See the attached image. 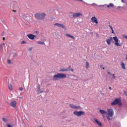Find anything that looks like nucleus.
Masks as SVG:
<instances>
[{"mask_svg":"<svg viewBox=\"0 0 127 127\" xmlns=\"http://www.w3.org/2000/svg\"><path fill=\"white\" fill-rule=\"evenodd\" d=\"M115 113L114 112V110L113 109H108L106 112V118L108 121H111V118H113L114 117Z\"/></svg>","mask_w":127,"mask_h":127,"instance_id":"1","label":"nucleus"},{"mask_svg":"<svg viewBox=\"0 0 127 127\" xmlns=\"http://www.w3.org/2000/svg\"><path fill=\"white\" fill-rule=\"evenodd\" d=\"M67 78V75L64 73H57L53 76V80L56 81L58 79H64Z\"/></svg>","mask_w":127,"mask_h":127,"instance_id":"2","label":"nucleus"},{"mask_svg":"<svg viewBox=\"0 0 127 127\" xmlns=\"http://www.w3.org/2000/svg\"><path fill=\"white\" fill-rule=\"evenodd\" d=\"M111 105L112 106H116L118 105L119 107H122V106H123L122 100L119 98L115 99L113 102H112Z\"/></svg>","mask_w":127,"mask_h":127,"instance_id":"3","label":"nucleus"},{"mask_svg":"<svg viewBox=\"0 0 127 127\" xmlns=\"http://www.w3.org/2000/svg\"><path fill=\"white\" fill-rule=\"evenodd\" d=\"M113 39L114 40V44L116 46H117L118 47L122 46V44L121 43V41L119 40L118 37H114Z\"/></svg>","mask_w":127,"mask_h":127,"instance_id":"4","label":"nucleus"},{"mask_svg":"<svg viewBox=\"0 0 127 127\" xmlns=\"http://www.w3.org/2000/svg\"><path fill=\"white\" fill-rule=\"evenodd\" d=\"M46 14L44 13H37L35 15V18L37 19H44Z\"/></svg>","mask_w":127,"mask_h":127,"instance_id":"5","label":"nucleus"},{"mask_svg":"<svg viewBox=\"0 0 127 127\" xmlns=\"http://www.w3.org/2000/svg\"><path fill=\"white\" fill-rule=\"evenodd\" d=\"M73 115L74 116H76V117H81V116H85L86 115V113H85V112L83 111H74L73 112Z\"/></svg>","mask_w":127,"mask_h":127,"instance_id":"6","label":"nucleus"},{"mask_svg":"<svg viewBox=\"0 0 127 127\" xmlns=\"http://www.w3.org/2000/svg\"><path fill=\"white\" fill-rule=\"evenodd\" d=\"M93 123L95 124V125H97L98 126H99V127H102V123H101V122L100 121H99V120H97L96 118H94L93 119Z\"/></svg>","mask_w":127,"mask_h":127,"instance_id":"7","label":"nucleus"},{"mask_svg":"<svg viewBox=\"0 0 127 127\" xmlns=\"http://www.w3.org/2000/svg\"><path fill=\"white\" fill-rule=\"evenodd\" d=\"M80 16H83V14L81 12L74 13L72 15V17L73 18L80 17Z\"/></svg>","mask_w":127,"mask_h":127,"instance_id":"8","label":"nucleus"},{"mask_svg":"<svg viewBox=\"0 0 127 127\" xmlns=\"http://www.w3.org/2000/svg\"><path fill=\"white\" fill-rule=\"evenodd\" d=\"M91 22L92 23H96V26H97V24L99 23V22H98V19L96 17H92L91 19Z\"/></svg>","mask_w":127,"mask_h":127,"instance_id":"9","label":"nucleus"},{"mask_svg":"<svg viewBox=\"0 0 127 127\" xmlns=\"http://www.w3.org/2000/svg\"><path fill=\"white\" fill-rule=\"evenodd\" d=\"M69 106L71 109H73V110H78L79 109H81V106H76L73 104H70Z\"/></svg>","mask_w":127,"mask_h":127,"instance_id":"10","label":"nucleus"},{"mask_svg":"<svg viewBox=\"0 0 127 127\" xmlns=\"http://www.w3.org/2000/svg\"><path fill=\"white\" fill-rule=\"evenodd\" d=\"M67 71H71V66H68L67 68H62L60 70V72H67Z\"/></svg>","mask_w":127,"mask_h":127,"instance_id":"11","label":"nucleus"},{"mask_svg":"<svg viewBox=\"0 0 127 127\" xmlns=\"http://www.w3.org/2000/svg\"><path fill=\"white\" fill-rule=\"evenodd\" d=\"M27 37H28V38H29V39H31V40H33L35 38H36V35H34L32 34H29L27 35Z\"/></svg>","mask_w":127,"mask_h":127,"instance_id":"12","label":"nucleus"},{"mask_svg":"<svg viewBox=\"0 0 127 127\" xmlns=\"http://www.w3.org/2000/svg\"><path fill=\"white\" fill-rule=\"evenodd\" d=\"M106 5H107V8H114V7H115V4L113 3H110L108 5L107 4L103 5V6H105Z\"/></svg>","mask_w":127,"mask_h":127,"instance_id":"13","label":"nucleus"},{"mask_svg":"<svg viewBox=\"0 0 127 127\" xmlns=\"http://www.w3.org/2000/svg\"><path fill=\"white\" fill-rule=\"evenodd\" d=\"M113 39H114V38L110 37L106 40V42L108 45H111V42L113 41Z\"/></svg>","mask_w":127,"mask_h":127,"instance_id":"14","label":"nucleus"},{"mask_svg":"<svg viewBox=\"0 0 127 127\" xmlns=\"http://www.w3.org/2000/svg\"><path fill=\"white\" fill-rule=\"evenodd\" d=\"M55 26L60 27L61 28H65V26L61 23H56L54 24Z\"/></svg>","mask_w":127,"mask_h":127,"instance_id":"15","label":"nucleus"},{"mask_svg":"<svg viewBox=\"0 0 127 127\" xmlns=\"http://www.w3.org/2000/svg\"><path fill=\"white\" fill-rule=\"evenodd\" d=\"M10 106L12 107V108H15L16 107V101H12L10 103Z\"/></svg>","mask_w":127,"mask_h":127,"instance_id":"16","label":"nucleus"},{"mask_svg":"<svg viewBox=\"0 0 127 127\" xmlns=\"http://www.w3.org/2000/svg\"><path fill=\"white\" fill-rule=\"evenodd\" d=\"M66 36L67 37H69V38H72V39H73V40H75L76 39V38H75V37H74L73 36L71 35L70 34H65Z\"/></svg>","mask_w":127,"mask_h":127,"instance_id":"17","label":"nucleus"},{"mask_svg":"<svg viewBox=\"0 0 127 127\" xmlns=\"http://www.w3.org/2000/svg\"><path fill=\"white\" fill-rule=\"evenodd\" d=\"M2 121L4 122V123H5L6 124H9V120H8L7 118H2Z\"/></svg>","mask_w":127,"mask_h":127,"instance_id":"18","label":"nucleus"},{"mask_svg":"<svg viewBox=\"0 0 127 127\" xmlns=\"http://www.w3.org/2000/svg\"><path fill=\"white\" fill-rule=\"evenodd\" d=\"M37 92L38 94H41V93H43V91H42V90H41V89H40V85H39L38 87Z\"/></svg>","mask_w":127,"mask_h":127,"instance_id":"19","label":"nucleus"},{"mask_svg":"<svg viewBox=\"0 0 127 127\" xmlns=\"http://www.w3.org/2000/svg\"><path fill=\"white\" fill-rule=\"evenodd\" d=\"M100 114H101V115H103V116H104V115H107V111H106L105 110H100L99 111Z\"/></svg>","mask_w":127,"mask_h":127,"instance_id":"20","label":"nucleus"},{"mask_svg":"<svg viewBox=\"0 0 127 127\" xmlns=\"http://www.w3.org/2000/svg\"><path fill=\"white\" fill-rule=\"evenodd\" d=\"M6 127H14L13 125L11 123H10V122L9 123H7L6 124Z\"/></svg>","mask_w":127,"mask_h":127,"instance_id":"21","label":"nucleus"},{"mask_svg":"<svg viewBox=\"0 0 127 127\" xmlns=\"http://www.w3.org/2000/svg\"><path fill=\"white\" fill-rule=\"evenodd\" d=\"M38 44H40L41 45H45V43L42 42L41 41H39L37 42Z\"/></svg>","mask_w":127,"mask_h":127,"instance_id":"22","label":"nucleus"},{"mask_svg":"<svg viewBox=\"0 0 127 127\" xmlns=\"http://www.w3.org/2000/svg\"><path fill=\"white\" fill-rule=\"evenodd\" d=\"M8 89L10 91H12V85L11 84H8Z\"/></svg>","mask_w":127,"mask_h":127,"instance_id":"23","label":"nucleus"},{"mask_svg":"<svg viewBox=\"0 0 127 127\" xmlns=\"http://www.w3.org/2000/svg\"><path fill=\"white\" fill-rule=\"evenodd\" d=\"M89 67H90V64L88 62H86V69H88Z\"/></svg>","mask_w":127,"mask_h":127,"instance_id":"24","label":"nucleus"},{"mask_svg":"<svg viewBox=\"0 0 127 127\" xmlns=\"http://www.w3.org/2000/svg\"><path fill=\"white\" fill-rule=\"evenodd\" d=\"M7 64H12V62L10 61V60H7Z\"/></svg>","mask_w":127,"mask_h":127,"instance_id":"25","label":"nucleus"},{"mask_svg":"<svg viewBox=\"0 0 127 127\" xmlns=\"http://www.w3.org/2000/svg\"><path fill=\"white\" fill-rule=\"evenodd\" d=\"M122 67L123 68V69H126V65L125 64V63H123L122 64Z\"/></svg>","mask_w":127,"mask_h":127,"instance_id":"26","label":"nucleus"},{"mask_svg":"<svg viewBox=\"0 0 127 127\" xmlns=\"http://www.w3.org/2000/svg\"><path fill=\"white\" fill-rule=\"evenodd\" d=\"M110 28H111V30H112V33H113V34H114V33H115V31H114V29H113V27H112V26H110Z\"/></svg>","mask_w":127,"mask_h":127,"instance_id":"27","label":"nucleus"},{"mask_svg":"<svg viewBox=\"0 0 127 127\" xmlns=\"http://www.w3.org/2000/svg\"><path fill=\"white\" fill-rule=\"evenodd\" d=\"M100 67L102 69H103V70H105V67H104V65H100Z\"/></svg>","mask_w":127,"mask_h":127,"instance_id":"28","label":"nucleus"},{"mask_svg":"<svg viewBox=\"0 0 127 127\" xmlns=\"http://www.w3.org/2000/svg\"><path fill=\"white\" fill-rule=\"evenodd\" d=\"M25 43H26V42H25V41H23L21 42V44H25Z\"/></svg>","mask_w":127,"mask_h":127,"instance_id":"29","label":"nucleus"},{"mask_svg":"<svg viewBox=\"0 0 127 127\" xmlns=\"http://www.w3.org/2000/svg\"><path fill=\"white\" fill-rule=\"evenodd\" d=\"M28 51H31V50H32V48H29L28 49Z\"/></svg>","mask_w":127,"mask_h":127,"instance_id":"30","label":"nucleus"},{"mask_svg":"<svg viewBox=\"0 0 127 127\" xmlns=\"http://www.w3.org/2000/svg\"><path fill=\"white\" fill-rule=\"evenodd\" d=\"M20 91H23V88L21 87L19 88Z\"/></svg>","mask_w":127,"mask_h":127,"instance_id":"31","label":"nucleus"},{"mask_svg":"<svg viewBox=\"0 0 127 127\" xmlns=\"http://www.w3.org/2000/svg\"><path fill=\"white\" fill-rule=\"evenodd\" d=\"M1 47H2V45L0 44V49H1Z\"/></svg>","mask_w":127,"mask_h":127,"instance_id":"32","label":"nucleus"},{"mask_svg":"<svg viewBox=\"0 0 127 127\" xmlns=\"http://www.w3.org/2000/svg\"><path fill=\"white\" fill-rule=\"evenodd\" d=\"M114 79H116V76H115V74L113 75Z\"/></svg>","mask_w":127,"mask_h":127,"instance_id":"33","label":"nucleus"},{"mask_svg":"<svg viewBox=\"0 0 127 127\" xmlns=\"http://www.w3.org/2000/svg\"><path fill=\"white\" fill-rule=\"evenodd\" d=\"M124 95H125V96H127V92H125L124 93Z\"/></svg>","mask_w":127,"mask_h":127,"instance_id":"34","label":"nucleus"},{"mask_svg":"<svg viewBox=\"0 0 127 127\" xmlns=\"http://www.w3.org/2000/svg\"><path fill=\"white\" fill-rule=\"evenodd\" d=\"M71 72H73L74 71V69L71 67Z\"/></svg>","mask_w":127,"mask_h":127,"instance_id":"35","label":"nucleus"},{"mask_svg":"<svg viewBox=\"0 0 127 127\" xmlns=\"http://www.w3.org/2000/svg\"><path fill=\"white\" fill-rule=\"evenodd\" d=\"M13 54V56H14V57L16 56V54Z\"/></svg>","mask_w":127,"mask_h":127,"instance_id":"36","label":"nucleus"},{"mask_svg":"<svg viewBox=\"0 0 127 127\" xmlns=\"http://www.w3.org/2000/svg\"><path fill=\"white\" fill-rule=\"evenodd\" d=\"M3 40H5V38L3 37Z\"/></svg>","mask_w":127,"mask_h":127,"instance_id":"37","label":"nucleus"},{"mask_svg":"<svg viewBox=\"0 0 127 127\" xmlns=\"http://www.w3.org/2000/svg\"><path fill=\"white\" fill-rule=\"evenodd\" d=\"M71 76H74V78L76 77V75H71Z\"/></svg>","mask_w":127,"mask_h":127,"instance_id":"38","label":"nucleus"},{"mask_svg":"<svg viewBox=\"0 0 127 127\" xmlns=\"http://www.w3.org/2000/svg\"><path fill=\"white\" fill-rule=\"evenodd\" d=\"M126 59H127V55H126Z\"/></svg>","mask_w":127,"mask_h":127,"instance_id":"39","label":"nucleus"},{"mask_svg":"<svg viewBox=\"0 0 127 127\" xmlns=\"http://www.w3.org/2000/svg\"><path fill=\"white\" fill-rule=\"evenodd\" d=\"M3 45H4V44H3Z\"/></svg>","mask_w":127,"mask_h":127,"instance_id":"40","label":"nucleus"}]
</instances>
